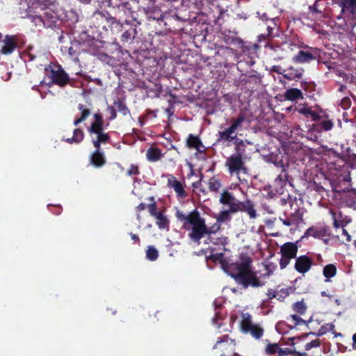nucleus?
Segmentation results:
<instances>
[{"instance_id":"nucleus-1","label":"nucleus","mask_w":356,"mask_h":356,"mask_svg":"<svg viewBox=\"0 0 356 356\" xmlns=\"http://www.w3.org/2000/svg\"><path fill=\"white\" fill-rule=\"evenodd\" d=\"M208 259L214 263H219L222 270L245 289L264 285V282L257 277L256 272L252 270V260L247 255H242L241 261L234 263H229L222 252L211 254Z\"/></svg>"},{"instance_id":"nucleus-2","label":"nucleus","mask_w":356,"mask_h":356,"mask_svg":"<svg viewBox=\"0 0 356 356\" xmlns=\"http://www.w3.org/2000/svg\"><path fill=\"white\" fill-rule=\"evenodd\" d=\"M177 218L183 223V227L188 229L191 227V232L188 234L189 238L200 244V239L205 235L211 234L208 229L205 220L200 216V213L194 209L188 215L177 211L175 213Z\"/></svg>"},{"instance_id":"nucleus-3","label":"nucleus","mask_w":356,"mask_h":356,"mask_svg":"<svg viewBox=\"0 0 356 356\" xmlns=\"http://www.w3.org/2000/svg\"><path fill=\"white\" fill-rule=\"evenodd\" d=\"M93 25L103 30L110 29L112 32H120L122 30V24L117 21L115 17H111L108 12L97 11L92 16Z\"/></svg>"},{"instance_id":"nucleus-4","label":"nucleus","mask_w":356,"mask_h":356,"mask_svg":"<svg viewBox=\"0 0 356 356\" xmlns=\"http://www.w3.org/2000/svg\"><path fill=\"white\" fill-rule=\"evenodd\" d=\"M94 121L88 127L87 131L91 138H97V141L111 139L109 133L104 132V122L102 114L99 111L93 115Z\"/></svg>"},{"instance_id":"nucleus-5","label":"nucleus","mask_w":356,"mask_h":356,"mask_svg":"<svg viewBox=\"0 0 356 356\" xmlns=\"http://www.w3.org/2000/svg\"><path fill=\"white\" fill-rule=\"evenodd\" d=\"M117 16L118 19L117 21H124L125 24L137 26L140 25L141 22L138 20V14L131 10L128 6V3H125L118 7L117 10Z\"/></svg>"},{"instance_id":"nucleus-6","label":"nucleus","mask_w":356,"mask_h":356,"mask_svg":"<svg viewBox=\"0 0 356 356\" xmlns=\"http://www.w3.org/2000/svg\"><path fill=\"white\" fill-rule=\"evenodd\" d=\"M241 330L244 333H250L254 338L260 339L264 334V329L259 325L253 324L251 316L243 315L241 323Z\"/></svg>"},{"instance_id":"nucleus-7","label":"nucleus","mask_w":356,"mask_h":356,"mask_svg":"<svg viewBox=\"0 0 356 356\" xmlns=\"http://www.w3.org/2000/svg\"><path fill=\"white\" fill-rule=\"evenodd\" d=\"M111 141V139L106 140L105 141H97V138H92V143L95 147V152L90 157V161L92 165L96 168L102 167L106 163V159L104 153L101 152V145L106 144Z\"/></svg>"},{"instance_id":"nucleus-8","label":"nucleus","mask_w":356,"mask_h":356,"mask_svg":"<svg viewBox=\"0 0 356 356\" xmlns=\"http://www.w3.org/2000/svg\"><path fill=\"white\" fill-rule=\"evenodd\" d=\"M225 166L227 168L229 173L233 175L238 174L241 171L246 170V167L243 157L240 155L232 154L225 161Z\"/></svg>"},{"instance_id":"nucleus-9","label":"nucleus","mask_w":356,"mask_h":356,"mask_svg":"<svg viewBox=\"0 0 356 356\" xmlns=\"http://www.w3.org/2000/svg\"><path fill=\"white\" fill-rule=\"evenodd\" d=\"M313 265L314 259L308 254H302L296 258L294 269L297 273L305 275L311 270Z\"/></svg>"},{"instance_id":"nucleus-10","label":"nucleus","mask_w":356,"mask_h":356,"mask_svg":"<svg viewBox=\"0 0 356 356\" xmlns=\"http://www.w3.org/2000/svg\"><path fill=\"white\" fill-rule=\"evenodd\" d=\"M50 77L52 83L64 87L70 82L69 75L65 72L60 65L56 66L55 68L51 70Z\"/></svg>"},{"instance_id":"nucleus-11","label":"nucleus","mask_w":356,"mask_h":356,"mask_svg":"<svg viewBox=\"0 0 356 356\" xmlns=\"http://www.w3.org/2000/svg\"><path fill=\"white\" fill-rule=\"evenodd\" d=\"M1 43L0 53L6 56L10 55L18 47L17 37L15 35H6L1 40Z\"/></svg>"},{"instance_id":"nucleus-12","label":"nucleus","mask_w":356,"mask_h":356,"mask_svg":"<svg viewBox=\"0 0 356 356\" xmlns=\"http://www.w3.org/2000/svg\"><path fill=\"white\" fill-rule=\"evenodd\" d=\"M219 202L220 204L227 206L229 207L228 209H229L232 213L238 212L239 200L228 190H223L220 194Z\"/></svg>"},{"instance_id":"nucleus-13","label":"nucleus","mask_w":356,"mask_h":356,"mask_svg":"<svg viewBox=\"0 0 356 356\" xmlns=\"http://www.w3.org/2000/svg\"><path fill=\"white\" fill-rule=\"evenodd\" d=\"M316 58V52L300 50L298 54L293 57L292 60L295 63H309L315 60Z\"/></svg>"},{"instance_id":"nucleus-14","label":"nucleus","mask_w":356,"mask_h":356,"mask_svg":"<svg viewBox=\"0 0 356 356\" xmlns=\"http://www.w3.org/2000/svg\"><path fill=\"white\" fill-rule=\"evenodd\" d=\"M168 186L174 189L177 196L180 198H185L187 196V193L184 189L182 183L178 181L173 175H170L168 180Z\"/></svg>"},{"instance_id":"nucleus-15","label":"nucleus","mask_w":356,"mask_h":356,"mask_svg":"<svg viewBox=\"0 0 356 356\" xmlns=\"http://www.w3.org/2000/svg\"><path fill=\"white\" fill-rule=\"evenodd\" d=\"M298 252V241L293 242H286L284 243L280 247V254L281 255H285L289 257L292 259H295L297 257V254Z\"/></svg>"},{"instance_id":"nucleus-16","label":"nucleus","mask_w":356,"mask_h":356,"mask_svg":"<svg viewBox=\"0 0 356 356\" xmlns=\"http://www.w3.org/2000/svg\"><path fill=\"white\" fill-rule=\"evenodd\" d=\"M304 69L289 67L284 70L283 77L289 81H298L302 77Z\"/></svg>"},{"instance_id":"nucleus-17","label":"nucleus","mask_w":356,"mask_h":356,"mask_svg":"<svg viewBox=\"0 0 356 356\" xmlns=\"http://www.w3.org/2000/svg\"><path fill=\"white\" fill-rule=\"evenodd\" d=\"M238 209H238V212H245L252 219H254L257 216V211L254 209V204L250 200H246L243 202L239 201Z\"/></svg>"},{"instance_id":"nucleus-18","label":"nucleus","mask_w":356,"mask_h":356,"mask_svg":"<svg viewBox=\"0 0 356 356\" xmlns=\"http://www.w3.org/2000/svg\"><path fill=\"white\" fill-rule=\"evenodd\" d=\"M237 138L236 134L229 127L222 131H219L218 134V143L234 142Z\"/></svg>"},{"instance_id":"nucleus-19","label":"nucleus","mask_w":356,"mask_h":356,"mask_svg":"<svg viewBox=\"0 0 356 356\" xmlns=\"http://www.w3.org/2000/svg\"><path fill=\"white\" fill-rule=\"evenodd\" d=\"M233 342L234 340L230 339L227 334L223 335L222 337L218 338L216 343L213 346L214 349H221L223 350H227L229 348H230V350H233Z\"/></svg>"},{"instance_id":"nucleus-20","label":"nucleus","mask_w":356,"mask_h":356,"mask_svg":"<svg viewBox=\"0 0 356 356\" xmlns=\"http://www.w3.org/2000/svg\"><path fill=\"white\" fill-rule=\"evenodd\" d=\"M284 97L286 100L295 102L298 99H303L304 96L302 91L298 88H290L286 90Z\"/></svg>"},{"instance_id":"nucleus-21","label":"nucleus","mask_w":356,"mask_h":356,"mask_svg":"<svg viewBox=\"0 0 356 356\" xmlns=\"http://www.w3.org/2000/svg\"><path fill=\"white\" fill-rule=\"evenodd\" d=\"M78 109L81 111V116L74 120V125L77 126L84 122L90 115L91 111L89 108L83 104H79Z\"/></svg>"},{"instance_id":"nucleus-22","label":"nucleus","mask_w":356,"mask_h":356,"mask_svg":"<svg viewBox=\"0 0 356 356\" xmlns=\"http://www.w3.org/2000/svg\"><path fill=\"white\" fill-rule=\"evenodd\" d=\"M187 146L189 148L195 149L198 152H202L201 149L204 147L199 137L193 134H189L188 136Z\"/></svg>"},{"instance_id":"nucleus-23","label":"nucleus","mask_w":356,"mask_h":356,"mask_svg":"<svg viewBox=\"0 0 356 356\" xmlns=\"http://www.w3.org/2000/svg\"><path fill=\"white\" fill-rule=\"evenodd\" d=\"M297 111L306 118H311L312 121H318L321 119V116L315 111H312L311 108L304 106L297 109Z\"/></svg>"},{"instance_id":"nucleus-24","label":"nucleus","mask_w":356,"mask_h":356,"mask_svg":"<svg viewBox=\"0 0 356 356\" xmlns=\"http://www.w3.org/2000/svg\"><path fill=\"white\" fill-rule=\"evenodd\" d=\"M246 119L245 113L240 112L236 118H232L231 120V125L229 127L233 131H236L242 127L243 123Z\"/></svg>"},{"instance_id":"nucleus-25","label":"nucleus","mask_w":356,"mask_h":356,"mask_svg":"<svg viewBox=\"0 0 356 356\" xmlns=\"http://www.w3.org/2000/svg\"><path fill=\"white\" fill-rule=\"evenodd\" d=\"M146 156L149 161L156 162L161 159L162 153L157 147H150L147 150Z\"/></svg>"},{"instance_id":"nucleus-26","label":"nucleus","mask_w":356,"mask_h":356,"mask_svg":"<svg viewBox=\"0 0 356 356\" xmlns=\"http://www.w3.org/2000/svg\"><path fill=\"white\" fill-rule=\"evenodd\" d=\"M337 269L334 264H330L323 267V275L325 277V282H330V279L337 275Z\"/></svg>"},{"instance_id":"nucleus-27","label":"nucleus","mask_w":356,"mask_h":356,"mask_svg":"<svg viewBox=\"0 0 356 356\" xmlns=\"http://www.w3.org/2000/svg\"><path fill=\"white\" fill-rule=\"evenodd\" d=\"M246 143H248L245 142L241 138H236L234 142L235 154H233V155H240L243 157L245 152Z\"/></svg>"},{"instance_id":"nucleus-28","label":"nucleus","mask_w":356,"mask_h":356,"mask_svg":"<svg viewBox=\"0 0 356 356\" xmlns=\"http://www.w3.org/2000/svg\"><path fill=\"white\" fill-rule=\"evenodd\" d=\"M156 218V224L160 229H168L170 221L168 218L161 211L154 216Z\"/></svg>"},{"instance_id":"nucleus-29","label":"nucleus","mask_w":356,"mask_h":356,"mask_svg":"<svg viewBox=\"0 0 356 356\" xmlns=\"http://www.w3.org/2000/svg\"><path fill=\"white\" fill-rule=\"evenodd\" d=\"M340 6L343 13L345 10H349L352 14L356 13V0H341Z\"/></svg>"},{"instance_id":"nucleus-30","label":"nucleus","mask_w":356,"mask_h":356,"mask_svg":"<svg viewBox=\"0 0 356 356\" xmlns=\"http://www.w3.org/2000/svg\"><path fill=\"white\" fill-rule=\"evenodd\" d=\"M222 187V184L220 181L215 177H212L208 181V188L211 192L218 193L220 191V188Z\"/></svg>"},{"instance_id":"nucleus-31","label":"nucleus","mask_w":356,"mask_h":356,"mask_svg":"<svg viewBox=\"0 0 356 356\" xmlns=\"http://www.w3.org/2000/svg\"><path fill=\"white\" fill-rule=\"evenodd\" d=\"M136 27L131 25V28L129 30L125 31L122 36H121V40L123 42H127L131 39H134L137 34L136 31Z\"/></svg>"},{"instance_id":"nucleus-32","label":"nucleus","mask_w":356,"mask_h":356,"mask_svg":"<svg viewBox=\"0 0 356 356\" xmlns=\"http://www.w3.org/2000/svg\"><path fill=\"white\" fill-rule=\"evenodd\" d=\"M261 78H262V76L261 75L260 73L257 72L255 70H252V71L250 72L249 74H248L246 76V77L243 79V81L245 83L250 82L252 80L255 83H259L261 81Z\"/></svg>"},{"instance_id":"nucleus-33","label":"nucleus","mask_w":356,"mask_h":356,"mask_svg":"<svg viewBox=\"0 0 356 356\" xmlns=\"http://www.w3.org/2000/svg\"><path fill=\"white\" fill-rule=\"evenodd\" d=\"M335 326L333 323H326L321 327V328L318 330V335L322 336L327 333V332H332L335 337L337 336H341V334L340 333H337L334 330Z\"/></svg>"},{"instance_id":"nucleus-34","label":"nucleus","mask_w":356,"mask_h":356,"mask_svg":"<svg viewBox=\"0 0 356 356\" xmlns=\"http://www.w3.org/2000/svg\"><path fill=\"white\" fill-rule=\"evenodd\" d=\"M289 217L293 225H299L303 220V213L302 209L300 208L296 209L295 212L292 213Z\"/></svg>"},{"instance_id":"nucleus-35","label":"nucleus","mask_w":356,"mask_h":356,"mask_svg":"<svg viewBox=\"0 0 356 356\" xmlns=\"http://www.w3.org/2000/svg\"><path fill=\"white\" fill-rule=\"evenodd\" d=\"M292 309L299 315H304L307 311V305L303 300L297 301L292 305Z\"/></svg>"},{"instance_id":"nucleus-36","label":"nucleus","mask_w":356,"mask_h":356,"mask_svg":"<svg viewBox=\"0 0 356 356\" xmlns=\"http://www.w3.org/2000/svg\"><path fill=\"white\" fill-rule=\"evenodd\" d=\"M159 257V252L154 246H148L146 251V258L152 261H156Z\"/></svg>"},{"instance_id":"nucleus-37","label":"nucleus","mask_w":356,"mask_h":356,"mask_svg":"<svg viewBox=\"0 0 356 356\" xmlns=\"http://www.w3.org/2000/svg\"><path fill=\"white\" fill-rule=\"evenodd\" d=\"M277 268V265L273 262H270L265 265V270L266 273L261 275L260 277H257L259 280H260V278H266L270 277L271 275H273V272Z\"/></svg>"},{"instance_id":"nucleus-38","label":"nucleus","mask_w":356,"mask_h":356,"mask_svg":"<svg viewBox=\"0 0 356 356\" xmlns=\"http://www.w3.org/2000/svg\"><path fill=\"white\" fill-rule=\"evenodd\" d=\"M305 235L306 236H313L314 238H321V237L325 236V232L323 230H318L314 227H309L306 230Z\"/></svg>"},{"instance_id":"nucleus-39","label":"nucleus","mask_w":356,"mask_h":356,"mask_svg":"<svg viewBox=\"0 0 356 356\" xmlns=\"http://www.w3.org/2000/svg\"><path fill=\"white\" fill-rule=\"evenodd\" d=\"M115 106L117 107L118 111L121 113L124 116L130 114V111L126 104L121 100L114 102Z\"/></svg>"},{"instance_id":"nucleus-40","label":"nucleus","mask_w":356,"mask_h":356,"mask_svg":"<svg viewBox=\"0 0 356 356\" xmlns=\"http://www.w3.org/2000/svg\"><path fill=\"white\" fill-rule=\"evenodd\" d=\"M230 213H232L229 211V209L221 211L217 217V221L219 222H224L230 220Z\"/></svg>"},{"instance_id":"nucleus-41","label":"nucleus","mask_w":356,"mask_h":356,"mask_svg":"<svg viewBox=\"0 0 356 356\" xmlns=\"http://www.w3.org/2000/svg\"><path fill=\"white\" fill-rule=\"evenodd\" d=\"M280 346L278 343H269L266 348V353L272 355L275 353H279Z\"/></svg>"},{"instance_id":"nucleus-42","label":"nucleus","mask_w":356,"mask_h":356,"mask_svg":"<svg viewBox=\"0 0 356 356\" xmlns=\"http://www.w3.org/2000/svg\"><path fill=\"white\" fill-rule=\"evenodd\" d=\"M73 139H74L75 143H81L84 138V133L81 129H75L73 132Z\"/></svg>"},{"instance_id":"nucleus-43","label":"nucleus","mask_w":356,"mask_h":356,"mask_svg":"<svg viewBox=\"0 0 356 356\" xmlns=\"http://www.w3.org/2000/svg\"><path fill=\"white\" fill-rule=\"evenodd\" d=\"M224 41L227 44H238L242 43V39L241 38L234 37L232 35H225Z\"/></svg>"},{"instance_id":"nucleus-44","label":"nucleus","mask_w":356,"mask_h":356,"mask_svg":"<svg viewBox=\"0 0 356 356\" xmlns=\"http://www.w3.org/2000/svg\"><path fill=\"white\" fill-rule=\"evenodd\" d=\"M238 47L241 49V51L242 54H249L250 51L252 49L253 45L251 44H247L245 42L242 40V43H238L237 44ZM257 45H254V47H256Z\"/></svg>"},{"instance_id":"nucleus-45","label":"nucleus","mask_w":356,"mask_h":356,"mask_svg":"<svg viewBox=\"0 0 356 356\" xmlns=\"http://www.w3.org/2000/svg\"><path fill=\"white\" fill-rule=\"evenodd\" d=\"M291 259H293L289 257L281 255V258L279 261L280 269H285L287 267V266L290 264Z\"/></svg>"},{"instance_id":"nucleus-46","label":"nucleus","mask_w":356,"mask_h":356,"mask_svg":"<svg viewBox=\"0 0 356 356\" xmlns=\"http://www.w3.org/2000/svg\"><path fill=\"white\" fill-rule=\"evenodd\" d=\"M346 163L351 169H356V154L348 155Z\"/></svg>"},{"instance_id":"nucleus-47","label":"nucleus","mask_w":356,"mask_h":356,"mask_svg":"<svg viewBox=\"0 0 356 356\" xmlns=\"http://www.w3.org/2000/svg\"><path fill=\"white\" fill-rule=\"evenodd\" d=\"M33 49V46H28L24 51L25 56L28 58L29 61H33L36 58V55L32 53V50Z\"/></svg>"},{"instance_id":"nucleus-48","label":"nucleus","mask_w":356,"mask_h":356,"mask_svg":"<svg viewBox=\"0 0 356 356\" xmlns=\"http://www.w3.org/2000/svg\"><path fill=\"white\" fill-rule=\"evenodd\" d=\"M147 208L148 209V211L152 216H156L158 213H160L161 211L157 210V204L155 202L149 204L147 205Z\"/></svg>"},{"instance_id":"nucleus-49","label":"nucleus","mask_w":356,"mask_h":356,"mask_svg":"<svg viewBox=\"0 0 356 356\" xmlns=\"http://www.w3.org/2000/svg\"><path fill=\"white\" fill-rule=\"evenodd\" d=\"M300 87L306 92H311L314 90V85L312 82H307L306 81H301Z\"/></svg>"},{"instance_id":"nucleus-50","label":"nucleus","mask_w":356,"mask_h":356,"mask_svg":"<svg viewBox=\"0 0 356 356\" xmlns=\"http://www.w3.org/2000/svg\"><path fill=\"white\" fill-rule=\"evenodd\" d=\"M321 129L323 131H330L332 129L334 124L331 120L322 121L320 124Z\"/></svg>"},{"instance_id":"nucleus-51","label":"nucleus","mask_w":356,"mask_h":356,"mask_svg":"<svg viewBox=\"0 0 356 356\" xmlns=\"http://www.w3.org/2000/svg\"><path fill=\"white\" fill-rule=\"evenodd\" d=\"M140 174L139 167L137 165L131 164L127 175L129 176L138 175Z\"/></svg>"},{"instance_id":"nucleus-52","label":"nucleus","mask_w":356,"mask_h":356,"mask_svg":"<svg viewBox=\"0 0 356 356\" xmlns=\"http://www.w3.org/2000/svg\"><path fill=\"white\" fill-rule=\"evenodd\" d=\"M98 58L102 60V61L104 62H106V63L109 64V65H111V60H113V58L110 56H108V54H105V53H99L98 54Z\"/></svg>"},{"instance_id":"nucleus-53","label":"nucleus","mask_w":356,"mask_h":356,"mask_svg":"<svg viewBox=\"0 0 356 356\" xmlns=\"http://www.w3.org/2000/svg\"><path fill=\"white\" fill-rule=\"evenodd\" d=\"M290 318H291L295 321L294 327L301 324H306V321L298 316L297 314H291Z\"/></svg>"},{"instance_id":"nucleus-54","label":"nucleus","mask_w":356,"mask_h":356,"mask_svg":"<svg viewBox=\"0 0 356 356\" xmlns=\"http://www.w3.org/2000/svg\"><path fill=\"white\" fill-rule=\"evenodd\" d=\"M320 344H321V343H320V341L318 339L312 340V341L307 343L305 345V350H310L312 348H316V347L319 346Z\"/></svg>"},{"instance_id":"nucleus-55","label":"nucleus","mask_w":356,"mask_h":356,"mask_svg":"<svg viewBox=\"0 0 356 356\" xmlns=\"http://www.w3.org/2000/svg\"><path fill=\"white\" fill-rule=\"evenodd\" d=\"M107 112L110 114V117L108 118L109 120H113L117 117V111L114 107L111 106H108Z\"/></svg>"},{"instance_id":"nucleus-56","label":"nucleus","mask_w":356,"mask_h":356,"mask_svg":"<svg viewBox=\"0 0 356 356\" xmlns=\"http://www.w3.org/2000/svg\"><path fill=\"white\" fill-rule=\"evenodd\" d=\"M292 349L289 348H282L280 347L279 348V356H285V355H291L292 354Z\"/></svg>"},{"instance_id":"nucleus-57","label":"nucleus","mask_w":356,"mask_h":356,"mask_svg":"<svg viewBox=\"0 0 356 356\" xmlns=\"http://www.w3.org/2000/svg\"><path fill=\"white\" fill-rule=\"evenodd\" d=\"M266 48L269 49L270 51H273V52H278L280 51H282V47L277 44V45H274V44H268L266 45Z\"/></svg>"},{"instance_id":"nucleus-58","label":"nucleus","mask_w":356,"mask_h":356,"mask_svg":"<svg viewBox=\"0 0 356 356\" xmlns=\"http://www.w3.org/2000/svg\"><path fill=\"white\" fill-rule=\"evenodd\" d=\"M289 295L288 291L286 289H282L277 296V299L279 300H283Z\"/></svg>"},{"instance_id":"nucleus-59","label":"nucleus","mask_w":356,"mask_h":356,"mask_svg":"<svg viewBox=\"0 0 356 356\" xmlns=\"http://www.w3.org/2000/svg\"><path fill=\"white\" fill-rule=\"evenodd\" d=\"M269 300H272L273 298H276L278 296V293L274 291L273 289H268L266 293Z\"/></svg>"},{"instance_id":"nucleus-60","label":"nucleus","mask_w":356,"mask_h":356,"mask_svg":"<svg viewBox=\"0 0 356 356\" xmlns=\"http://www.w3.org/2000/svg\"><path fill=\"white\" fill-rule=\"evenodd\" d=\"M270 71L273 72H276L279 74H282L283 76L284 70L280 65H273Z\"/></svg>"},{"instance_id":"nucleus-61","label":"nucleus","mask_w":356,"mask_h":356,"mask_svg":"<svg viewBox=\"0 0 356 356\" xmlns=\"http://www.w3.org/2000/svg\"><path fill=\"white\" fill-rule=\"evenodd\" d=\"M130 236H131V239L135 243H137L138 245H140V238H139V236L137 234H133V233H130Z\"/></svg>"},{"instance_id":"nucleus-62","label":"nucleus","mask_w":356,"mask_h":356,"mask_svg":"<svg viewBox=\"0 0 356 356\" xmlns=\"http://www.w3.org/2000/svg\"><path fill=\"white\" fill-rule=\"evenodd\" d=\"M309 8L312 13H322V11L318 10L316 8V2L313 6H309Z\"/></svg>"},{"instance_id":"nucleus-63","label":"nucleus","mask_w":356,"mask_h":356,"mask_svg":"<svg viewBox=\"0 0 356 356\" xmlns=\"http://www.w3.org/2000/svg\"><path fill=\"white\" fill-rule=\"evenodd\" d=\"M292 356H307V354L305 352L303 353H300L299 351H297L296 350H292V354H291Z\"/></svg>"},{"instance_id":"nucleus-64","label":"nucleus","mask_w":356,"mask_h":356,"mask_svg":"<svg viewBox=\"0 0 356 356\" xmlns=\"http://www.w3.org/2000/svg\"><path fill=\"white\" fill-rule=\"evenodd\" d=\"M147 205H146V204L142 202L136 207V210L138 212H140L141 211L145 210L147 208Z\"/></svg>"}]
</instances>
